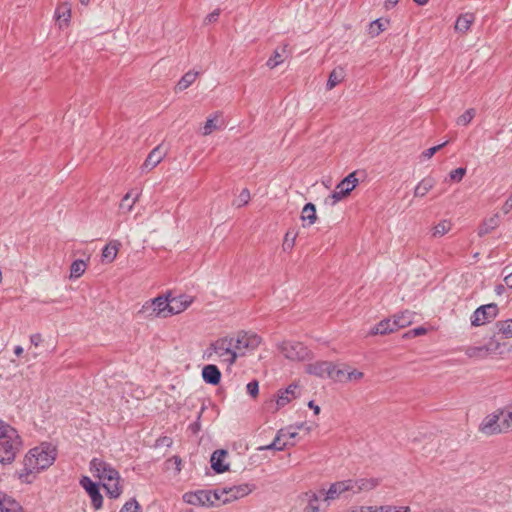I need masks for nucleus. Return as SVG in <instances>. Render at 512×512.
<instances>
[{
    "label": "nucleus",
    "instance_id": "nucleus-41",
    "mask_svg": "<svg viewBox=\"0 0 512 512\" xmlns=\"http://www.w3.org/2000/svg\"><path fill=\"white\" fill-rule=\"evenodd\" d=\"M475 115L476 110L474 108H469L457 118L456 122L460 126H466L472 121Z\"/></svg>",
    "mask_w": 512,
    "mask_h": 512
},
{
    "label": "nucleus",
    "instance_id": "nucleus-49",
    "mask_svg": "<svg viewBox=\"0 0 512 512\" xmlns=\"http://www.w3.org/2000/svg\"><path fill=\"white\" fill-rule=\"evenodd\" d=\"M140 509L138 501L134 498L127 501L119 512H137Z\"/></svg>",
    "mask_w": 512,
    "mask_h": 512
},
{
    "label": "nucleus",
    "instance_id": "nucleus-34",
    "mask_svg": "<svg viewBox=\"0 0 512 512\" xmlns=\"http://www.w3.org/2000/svg\"><path fill=\"white\" fill-rule=\"evenodd\" d=\"M119 481L120 480H112L102 483L110 498H117L120 496L122 489Z\"/></svg>",
    "mask_w": 512,
    "mask_h": 512
},
{
    "label": "nucleus",
    "instance_id": "nucleus-36",
    "mask_svg": "<svg viewBox=\"0 0 512 512\" xmlns=\"http://www.w3.org/2000/svg\"><path fill=\"white\" fill-rule=\"evenodd\" d=\"M344 78V71L342 68H338V69H334L329 77H328V80H327V89H332L334 88L336 85H338Z\"/></svg>",
    "mask_w": 512,
    "mask_h": 512
},
{
    "label": "nucleus",
    "instance_id": "nucleus-10",
    "mask_svg": "<svg viewBox=\"0 0 512 512\" xmlns=\"http://www.w3.org/2000/svg\"><path fill=\"white\" fill-rule=\"evenodd\" d=\"M358 179L356 172H352L342 179L335 187V190L329 196L332 199L331 205L336 204L350 194V192L357 186Z\"/></svg>",
    "mask_w": 512,
    "mask_h": 512
},
{
    "label": "nucleus",
    "instance_id": "nucleus-25",
    "mask_svg": "<svg viewBox=\"0 0 512 512\" xmlns=\"http://www.w3.org/2000/svg\"><path fill=\"white\" fill-rule=\"evenodd\" d=\"M396 331L395 327H393L392 320L390 318H386L381 320L378 324H376L373 328H371L369 334L370 335H386Z\"/></svg>",
    "mask_w": 512,
    "mask_h": 512
},
{
    "label": "nucleus",
    "instance_id": "nucleus-40",
    "mask_svg": "<svg viewBox=\"0 0 512 512\" xmlns=\"http://www.w3.org/2000/svg\"><path fill=\"white\" fill-rule=\"evenodd\" d=\"M496 328L498 333L502 334L505 338L512 337V319L498 321Z\"/></svg>",
    "mask_w": 512,
    "mask_h": 512
},
{
    "label": "nucleus",
    "instance_id": "nucleus-24",
    "mask_svg": "<svg viewBox=\"0 0 512 512\" xmlns=\"http://www.w3.org/2000/svg\"><path fill=\"white\" fill-rule=\"evenodd\" d=\"M414 313L406 310L393 316L392 323L396 330L405 328L413 322Z\"/></svg>",
    "mask_w": 512,
    "mask_h": 512
},
{
    "label": "nucleus",
    "instance_id": "nucleus-22",
    "mask_svg": "<svg viewBox=\"0 0 512 512\" xmlns=\"http://www.w3.org/2000/svg\"><path fill=\"white\" fill-rule=\"evenodd\" d=\"M288 44H284L280 47H277L270 58L267 60L266 65L270 69H274L278 65L282 64L284 60L288 57L287 51Z\"/></svg>",
    "mask_w": 512,
    "mask_h": 512
},
{
    "label": "nucleus",
    "instance_id": "nucleus-23",
    "mask_svg": "<svg viewBox=\"0 0 512 512\" xmlns=\"http://www.w3.org/2000/svg\"><path fill=\"white\" fill-rule=\"evenodd\" d=\"M321 496H323L322 502L326 503V507H329L330 504L336 500H343L341 492L335 482L332 483L327 490L321 489Z\"/></svg>",
    "mask_w": 512,
    "mask_h": 512
},
{
    "label": "nucleus",
    "instance_id": "nucleus-50",
    "mask_svg": "<svg viewBox=\"0 0 512 512\" xmlns=\"http://www.w3.org/2000/svg\"><path fill=\"white\" fill-rule=\"evenodd\" d=\"M14 430H15V428H13L12 426H10L9 424L5 423L4 421H2L0 419V439L3 437L11 439V436H9V433H10V435L14 436Z\"/></svg>",
    "mask_w": 512,
    "mask_h": 512
},
{
    "label": "nucleus",
    "instance_id": "nucleus-64",
    "mask_svg": "<svg viewBox=\"0 0 512 512\" xmlns=\"http://www.w3.org/2000/svg\"><path fill=\"white\" fill-rule=\"evenodd\" d=\"M30 341L33 345L38 346L42 342V336L39 333L32 334L30 336Z\"/></svg>",
    "mask_w": 512,
    "mask_h": 512
},
{
    "label": "nucleus",
    "instance_id": "nucleus-44",
    "mask_svg": "<svg viewBox=\"0 0 512 512\" xmlns=\"http://www.w3.org/2000/svg\"><path fill=\"white\" fill-rule=\"evenodd\" d=\"M467 354L469 357L485 358L488 356V351L482 346L471 347L468 349Z\"/></svg>",
    "mask_w": 512,
    "mask_h": 512
},
{
    "label": "nucleus",
    "instance_id": "nucleus-16",
    "mask_svg": "<svg viewBox=\"0 0 512 512\" xmlns=\"http://www.w3.org/2000/svg\"><path fill=\"white\" fill-rule=\"evenodd\" d=\"M193 302L192 297L188 295H179L175 297H169V305H170V316L179 314L186 310L191 303Z\"/></svg>",
    "mask_w": 512,
    "mask_h": 512
},
{
    "label": "nucleus",
    "instance_id": "nucleus-55",
    "mask_svg": "<svg viewBox=\"0 0 512 512\" xmlns=\"http://www.w3.org/2000/svg\"><path fill=\"white\" fill-rule=\"evenodd\" d=\"M204 411V407L201 408V411L198 413V416H197V419L191 423L188 427V429L193 433V434H197L200 430H201V425H200V418H201V414L202 412Z\"/></svg>",
    "mask_w": 512,
    "mask_h": 512
},
{
    "label": "nucleus",
    "instance_id": "nucleus-62",
    "mask_svg": "<svg viewBox=\"0 0 512 512\" xmlns=\"http://www.w3.org/2000/svg\"><path fill=\"white\" fill-rule=\"evenodd\" d=\"M363 377V373L358 370H353L352 372L348 373L347 378L349 380H359Z\"/></svg>",
    "mask_w": 512,
    "mask_h": 512
},
{
    "label": "nucleus",
    "instance_id": "nucleus-47",
    "mask_svg": "<svg viewBox=\"0 0 512 512\" xmlns=\"http://www.w3.org/2000/svg\"><path fill=\"white\" fill-rule=\"evenodd\" d=\"M290 401H291V397L289 395L285 394L283 391H279V394L275 401L274 411H277L278 409L284 407Z\"/></svg>",
    "mask_w": 512,
    "mask_h": 512
},
{
    "label": "nucleus",
    "instance_id": "nucleus-4",
    "mask_svg": "<svg viewBox=\"0 0 512 512\" xmlns=\"http://www.w3.org/2000/svg\"><path fill=\"white\" fill-rule=\"evenodd\" d=\"M10 438H1L0 439V463L1 464H10L14 461L17 453L20 451L22 441L17 432L14 430V436L10 435Z\"/></svg>",
    "mask_w": 512,
    "mask_h": 512
},
{
    "label": "nucleus",
    "instance_id": "nucleus-14",
    "mask_svg": "<svg viewBox=\"0 0 512 512\" xmlns=\"http://www.w3.org/2000/svg\"><path fill=\"white\" fill-rule=\"evenodd\" d=\"M166 156V151L163 150L162 145L155 147L147 156L145 162L141 166L142 172L150 171L155 168L162 159Z\"/></svg>",
    "mask_w": 512,
    "mask_h": 512
},
{
    "label": "nucleus",
    "instance_id": "nucleus-27",
    "mask_svg": "<svg viewBox=\"0 0 512 512\" xmlns=\"http://www.w3.org/2000/svg\"><path fill=\"white\" fill-rule=\"evenodd\" d=\"M499 226V216L497 214L492 217L485 219L478 228V235L483 237L491 233L494 229Z\"/></svg>",
    "mask_w": 512,
    "mask_h": 512
},
{
    "label": "nucleus",
    "instance_id": "nucleus-8",
    "mask_svg": "<svg viewBox=\"0 0 512 512\" xmlns=\"http://www.w3.org/2000/svg\"><path fill=\"white\" fill-rule=\"evenodd\" d=\"M90 472L94 477L99 478L102 483L120 480L119 472L111 464L99 458H93L90 461Z\"/></svg>",
    "mask_w": 512,
    "mask_h": 512
},
{
    "label": "nucleus",
    "instance_id": "nucleus-7",
    "mask_svg": "<svg viewBox=\"0 0 512 512\" xmlns=\"http://www.w3.org/2000/svg\"><path fill=\"white\" fill-rule=\"evenodd\" d=\"M255 489V485L253 484H241L237 486L224 487L216 489V492L219 496V506L221 504H226L231 501H235L239 498L247 496Z\"/></svg>",
    "mask_w": 512,
    "mask_h": 512
},
{
    "label": "nucleus",
    "instance_id": "nucleus-54",
    "mask_svg": "<svg viewBox=\"0 0 512 512\" xmlns=\"http://www.w3.org/2000/svg\"><path fill=\"white\" fill-rule=\"evenodd\" d=\"M247 393L255 398L259 393V383L256 380L250 381L246 386Z\"/></svg>",
    "mask_w": 512,
    "mask_h": 512
},
{
    "label": "nucleus",
    "instance_id": "nucleus-59",
    "mask_svg": "<svg viewBox=\"0 0 512 512\" xmlns=\"http://www.w3.org/2000/svg\"><path fill=\"white\" fill-rule=\"evenodd\" d=\"M289 236H290V233L289 232L286 233L285 240L283 242V249L285 251L288 249H292V247L294 246L295 239H296V234L291 237V240H289Z\"/></svg>",
    "mask_w": 512,
    "mask_h": 512
},
{
    "label": "nucleus",
    "instance_id": "nucleus-45",
    "mask_svg": "<svg viewBox=\"0 0 512 512\" xmlns=\"http://www.w3.org/2000/svg\"><path fill=\"white\" fill-rule=\"evenodd\" d=\"M139 313L144 315V317H146V318H149V317H159L158 315H156V308L153 305H151V300L147 301L142 306V308L139 311Z\"/></svg>",
    "mask_w": 512,
    "mask_h": 512
},
{
    "label": "nucleus",
    "instance_id": "nucleus-58",
    "mask_svg": "<svg viewBox=\"0 0 512 512\" xmlns=\"http://www.w3.org/2000/svg\"><path fill=\"white\" fill-rule=\"evenodd\" d=\"M426 333V329L424 327H416L408 332H406L404 334V337H416V336H420V335H423Z\"/></svg>",
    "mask_w": 512,
    "mask_h": 512
},
{
    "label": "nucleus",
    "instance_id": "nucleus-17",
    "mask_svg": "<svg viewBox=\"0 0 512 512\" xmlns=\"http://www.w3.org/2000/svg\"><path fill=\"white\" fill-rule=\"evenodd\" d=\"M332 364L333 363L329 361H317L315 363H310L306 365V372L320 378H328Z\"/></svg>",
    "mask_w": 512,
    "mask_h": 512
},
{
    "label": "nucleus",
    "instance_id": "nucleus-57",
    "mask_svg": "<svg viewBox=\"0 0 512 512\" xmlns=\"http://www.w3.org/2000/svg\"><path fill=\"white\" fill-rule=\"evenodd\" d=\"M219 15H220V9H215L213 12H211L210 14H208L205 19H204V23L205 24H210V23H214L218 20L219 18Z\"/></svg>",
    "mask_w": 512,
    "mask_h": 512
},
{
    "label": "nucleus",
    "instance_id": "nucleus-18",
    "mask_svg": "<svg viewBox=\"0 0 512 512\" xmlns=\"http://www.w3.org/2000/svg\"><path fill=\"white\" fill-rule=\"evenodd\" d=\"M170 296L171 293H168L167 295H161L151 300V305H153L156 308V315H158L159 317L166 318L170 316Z\"/></svg>",
    "mask_w": 512,
    "mask_h": 512
},
{
    "label": "nucleus",
    "instance_id": "nucleus-51",
    "mask_svg": "<svg viewBox=\"0 0 512 512\" xmlns=\"http://www.w3.org/2000/svg\"><path fill=\"white\" fill-rule=\"evenodd\" d=\"M132 197V193L131 192H128L121 200V204H120V207L121 208H127L128 211H130L133 207V205L135 204L136 202V199L138 197V195H136L131 201Z\"/></svg>",
    "mask_w": 512,
    "mask_h": 512
},
{
    "label": "nucleus",
    "instance_id": "nucleus-6",
    "mask_svg": "<svg viewBox=\"0 0 512 512\" xmlns=\"http://www.w3.org/2000/svg\"><path fill=\"white\" fill-rule=\"evenodd\" d=\"M261 337L253 332L239 331L234 337L233 348L238 356H243L245 351H253L261 344Z\"/></svg>",
    "mask_w": 512,
    "mask_h": 512
},
{
    "label": "nucleus",
    "instance_id": "nucleus-3",
    "mask_svg": "<svg viewBox=\"0 0 512 512\" xmlns=\"http://www.w3.org/2000/svg\"><path fill=\"white\" fill-rule=\"evenodd\" d=\"M219 496L215 490H196L183 495V501L187 504L201 507H218Z\"/></svg>",
    "mask_w": 512,
    "mask_h": 512
},
{
    "label": "nucleus",
    "instance_id": "nucleus-9",
    "mask_svg": "<svg viewBox=\"0 0 512 512\" xmlns=\"http://www.w3.org/2000/svg\"><path fill=\"white\" fill-rule=\"evenodd\" d=\"M234 337H223L219 338L215 342L211 343L210 349H212L219 357L228 356L225 361L228 362L229 365H232L236 362L238 357V353L233 348Z\"/></svg>",
    "mask_w": 512,
    "mask_h": 512
},
{
    "label": "nucleus",
    "instance_id": "nucleus-39",
    "mask_svg": "<svg viewBox=\"0 0 512 512\" xmlns=\"http://www.w3.org/2000/svg\"><path fill=\"white\" fill-rule=\"evenodd\" d=\"M368 512H410L408 506H391L385 505L380 507H367Z\"/></svg>",
    "mask_w": 512,
    "mask_h": 512
},
{
    "label": "nucleus",
    "instance_id": "nucleus-13",
    "mask_svg": "<svg viewBox=\"0 0 512 512\" xmlns=\"http://www.w3.org/2000/svg\"><path fill=\"white\" fill-rule=\"evenodd\" d=\"M80 484L90 496L93 508L95 510L100 509L102 507L103 497L100 492L99 484L93 482L88 476H83L80 480Z\"/></svg>",
    "mask_w": 512,
    "mask_h": 512
},
{
    "label": "nucleus",
    "instance_id": "nucleus-26",
    "mask_svg": "<svg viewBox=\"0 0 512 512\" xmlns=\"http://www.w3.org/2000/svg\"><path fill=\"white\" fill-rule=\"evenodd\" d=\"M474 20L475 16L473 13L461 14L460 16H458L455 22V30L462 33L467 32L470 29Z\"/></svg>",
    "mask_w": 512,
    "mask_h": 512
},
{
    "label": "nucleus",
    "instance_id": "nucleus-15",
    "mask_svg": "<svg viewBox=\"0 0 512 512\" xmlns=\"http://www.w3.org/2000/svg\"><path fill=\"white\" fill-rule=\"evenodd\" d=\"M228 452L225 449L215 450L210 458L211 467L216 474H222L229 470V464L224 463Z\"/></svg>",
    "mask_w": 512,
    "mask_h": 512
},
{
    "label": "nucleus",
    "instance_id": "nucleus-56",
    "mask_svg": "<svg viewBox=\"0 0 512 512\" xmlns=\"http://www.w3.org/2000/svg\"><path fill=\"white\" fill-rule=\"evenodd\" d=\"M499 347L500 344L494 339H491L487 344L484 345V348L487 349L489 355L495 354Z\"/></svg>",
    "mask_w": 512,
    "mask_h": 512
},
{
    "label": "nucleus",
    "instance_id": "nucleus-19",
    "mask_svg": "<svg viewBox=\"0 0 512 512\" xmlns=\"http://www.w3.org/2000/svg\"><path fill=\"white\" fill-rule=\"evenodd\" d=\"M202 378L207 384L218 385L221 381V372L216 365L208 364L202 369Z\"/></svg>",
    "mask_w": 512,
    "mask_h": 512
},
{
    "label": "nucleus",
    "instance_id": "nucleus-42",
    "mask_svg": "<svg viewBox=\"0 0 512 512\" xmlns=\"http://www.w3.org/2000/svg\"><path fill=\"white\" fill-rule=\"evenodd\" d=\"M450 228H451V226H450L449 222H447L446 220L441 221L436 226H434V228L432 230V235L434 237L443 236L449 232Z\"/></svg>",
    "mask_w": 512,
    "mask_h": 512
},
{
    "label": "nucleus",
    "instance_id": "nucleus-43",
    "mask_svg": "<svg viewBox=\"0 0 512 512\" xmlns=\"http://www.w3.org/2000/svg\"><path fill=\"white\" fill-rule=\"evenodd\" d=\"M249 200H250V191L247 188H244L238 195L237 199L234 200L233 205L239 208V207H242V206L248 204Z\"/></svg>",
    "mask_w": 512,
    "mask_h": 512
},
{
    "label": "nucleus",
    "instance_id": "nucleus-63",
    "mask_svg": "<svg viewBox=\"0 0 512 512\" xmlns=\"http://www.w3.org/2000/svg\"><path fill=\"white\" fill-rule=\"evenodd\" d=\"M298 388L296 384L289 385L283 392L289 395L291 398H295V390Z\"/></svg>",
    "mask_w": 512,
    "mask_h": 512
},
{
    "label": "nucleus",
    "instance_id": "nucleus-48",
    "mask_svg": "<svg viewBox=\"0 0 512 512\" xmlns=\"http://www.w3.org/2000/svg\"><path fill=\"white\" fill-rule=\"evenodd\" d=\"M465 174H466V168L459 167L457 169L452 170L449 173V180L452 181V182H457L458 183V182H460L463 179Z\"/></svg>",
    "mask_w": 512,
    "mask_h": 512
},
{
    "label": "nucleus",
    "instance_id": "nucleus-32",
    "mask_svg": "<svg viewBox=\"0 0 512 512\" xmlns=\"http://www.w3.org/2000/svg\"><path fill=\"white\" fill-rule=\"evenodd\" d=\"M55 17L58 21L67 24L71 17V6L69 3L60 4L55 10Z\"/></svg>",
    "mask_w": 512,
    "mask_h": 512
},
{
    "label": "nucleus",
    "instance_id": "nucleus-21",
    "mask_svg": "<svg viewBox=\"0 0 512 512\" xmlns=\"http://www.w3.org/2000/svg\"><path fill=\"white\" fill-rule=\"evenodd\" d=\"M308 497V504L304 512H319L320 509H327L326 503L322 502L321 490L318 493H306Z\"/></svg>",
    "mask_w": 512,
    "mask_h": 512
},
{
    "label": "nucleus",
    "instance_id": "nucleus-20",
    "mask_svg": "<svg viewBox=\"0 0 512 512\" xmlns=\"http://www.w3.org/2000/svg\"><path fill=\"white\" fill-rule=\"evenodd\" d=\"M23 507L18 501L4 492H0V512H22Z\"/></svg>",
    "mask_w": 512,
    "mask_h": 512
},
{
    "label": "nucleus",
    "instance_id": "nucleus-31",
    "mask_svg": "<svg viewBox=\"0 0 512 512\" xmlns=\"http://www.w3.org/2000/svg\"><path fill=\"white\" fill-rule=\"evenodd\" d=\"M389 25V20L384 18H378L374 21H372L369 25V34L372 37L378 36L381 32L386 30L387 26Z\"/></svg>",
    "mask_w": 512,
    "mask_h": 512
},
{
    "label": "nucleus",
    "instance_id": "nucleus-60",
    "mask_svg": "<svg viewBox=\"0 0 512 512\" xmlns=\"http://www.w3.org/2000/svg\"><path fill=\"white\" fill-rule=\"evenodd\" d=\"M168 461L172 462L175 465V470L177 473L181 471L182 459L179 456L174 455Z\"/></svg>",
    "mask_w": 512,
    "mask_h": 512
},
{
    "label": "nucleus",
    "instance_id": "nucleus-46",
    "mask_svg": "<svg viewBox=\"0 0 512 512\" xmlns=\"http://www.w3.org/2000/svg\"><path fill=\"white\" fill-rule=\"evenodd\" d=\"M216 119H217V116H213V117H209L207 120H206V123L203 127V131H202V134L203 135H209L211 134L215 129L218 128L217 124H216Z\"/></svg>",
    "mask_w": 512,
    "mask_h": 512
},
{
    "label": "nucleus",
    "instance_id": "nucleus-52",
    "mask_svg": "<svg viewBox=\"0 0 512 512\" xmlns=\"http://www.w3.org/2000/svg\"><path fill=\"white\" fill-rule=\"evenodd\" d=\"M344 376L345 372L337 368L334 364H332V368L329 371L328 378L333 379L335 381H342Z\"/></svg>",
    "mask_w": 512,
    "mask_h": 512
},
{
    "label": "nucleus",
    "instance_id": "nucleus-2",
    "mask_svg": "<svg viewBox=\"0 0 512 512\" xmlns=\"http://www.w3.org/2000/svg\"><path fill=\"white\" fill-rule=\"evenodd\" d=\"M343 500H348L362 491H370L379 485L377 478H355L335 482Z\"/></svg>",
    "mask_w": 512,
    "mask_h": 512
},
{
    "label": "nucleus",
    "instance_id": "nucleus-38",
    "mask_svg": "<svg viewBox=\"0 0 512 512\" xmlns=\"http://www.w3.org/2000/svg\"><path fill=\"white\" fill-rule=\"evenodd\" d=\"M500 411H501V417H502L501 428L504 429V432L512 430V405H510L504 409H500Z\"/></svg>",
    "mask_w": 512,
    "mask_h": 512
},
{
    "label": "nucleus",
    "instance_id": "nucleus-29",
    "mask_svg": "<svg viewBox=\"0 0 512 512\" xmlns=\"http://www.w3.org/2000/svg\"><path fill=\"white\" fill-rule=\"evenodd\" d=\"M285 437H286V434L284 433V431L280 430L277 433L273 442L271 444L267 445L266 447H263L262 449H275L278 451H282L289 445L293 446L294 445L293 441H289V440L283 441V438H285Z\"/></svg>",
    "mask_w": 512,
    "mask_h": 512
},
{
    "label": "nucleus",
    "instance_id": "nucleus-37",
    "mask_svg": "<svg viewBox=\"0 0 512 512\" xmlns=\"http://www.w3.org/2000/svg\"><path fill=\"white\" fill-rule=\"evenodd\" d=\"M118 253V247L117 245L107 244L102 249V261L111 263L114 261Z\"/></svg>",
    "mask_w": 512,
    "mask_h": 512
},
{
    "label": "nucleus",
    "instance_id": "nucleus-61",
    "mask_svg": "<svg viewBox=\"0 0 512 512\" xmlns=\"http://www.w3.org/2000/svg\"><path fill=\"white\" fill-rule=\"evenodd\" d=\"M512 210V194L507 198L504 205L502 206V211L504 214H508Z\"/></svg>",
    "mask_w": 512,
    "mask_h": 512
},
{
    "label": "nucleus",
    "instance_id": "nucleus-53",
    "mask_svg": "<svg viewBox=\"0 0 512 512\" xmlns=\"http://www.w3.org/2000/svg\"><path fill=\"white\" fill-rule=\"evenodd\" d=\"M448 142L445 141L439 145L433 146L429 149H426L422 152V157L425 159H430L437 151H439L442 147H444Z\"/></svg>",
    "mask_w": 512,
    "mask_h": 512
},
{
    "label": "nucleus",
    "instance_id": "nucleus-30",
    "mask_svg": "<svg viewBox=\"0 0 512 512\" xmlns=\"http://www.w3.org/2000/svg\"><path fill=\"white\" fill-rule=\"evenodd\" d=\"M301 220L307 221V225H313L317 220L316 206L313 203H306L301 212Z\"/></svg>",
    "mask_w": 512,
    "mask_h": 512
},
{
    "label": "nucleus",
    "instance_id": "nucleus-28",
    "mask_svg": "<svg viewBox=\"0 0 512 512\" xmlns=\"http://www.w3.org/2000/svg\"><path fill=\"white\" fill-rule=\"evenodd\" d=\"M436 181L432 177L422 179L414 189L415 197H424L435 185Z\"/></svg>",
    "mask_w": 512,
    "mask_h": 512
},
{
    "label": "nucleus",
    "instance_id": "nucleus-1",
    "mask_svg": "<svg viewBox=\"0 0 512 512\" xmlns=\"http://www.w3.org/2000/svg\"><path fill=\"white\" fill-rule=\"evenodd\" d=\"M57 456L56 447L51 443L44 442L38 447L29 450L24 458V471L20 474V479L29 483L28 476L33 472H39L49 468Z\"/></svg>",
    "mask_w": 512,
    "mask_h": 512
},
{
    "label": "nucleus",
    "instance_id": "nucleus-35",
    "mask_svg": "<svg viewBox=\"0 0 512 512\" xmlns=\"http://www.w3.org/2000/svg\"><path fill=\"white\" fill-rule=\"evenodd\" d=\"M87 267V264L85 261L81 259H77L72 262L70 266V278H79L83 275Z\"/></svg>",
    "mask_w": 512,
    "mask_h": 512
},
{
    "label": "nucleus",
    "instance_id": "nucleus-5",
    "mask_svg": "<svg viewBox=\"0 0 512 512\" xmlns=\"http://www.w3.org/2000/svg\"><path fill=\"white\" fill-rule=\"evenodd\" d=\"M278 349L285 358L292 361H304L310 357V350L298 341H283L278 345Z\"/></svg>",
    "mask_w": 512,
    "mask_h": 512
},
{
    "label": "nucleus",
    "instance_id": "nucleus-12",
    "mask_svg": "<svg viewBox=\"0 0 512 512\" xmlns=\"http://www.w3.org/2000/svg\"><path fill=\"white\" fill-rule=\"evenodd\" d=\"M502 426V417L500 409L496 412L487 415L480 424V431L486 435H494L497 433H503L504 429Z\"/></svg>",
    "mask_w": 512,
    "mask_h": 512
},
{
    "label": "nucleus",
    "instance_id": "nucleus-11",
    "mask_svg": "<svg viewBox=\"0 0 512 512\" xmlns=\"http://www.w3.org/2000/svg\"><path fill=\"white\" fill-rule=\"evenodd\" d=\"M498 306L495 303L481 305L472 314L470 320L472 326H481L492 321L498 315Z\"/></svg>",
    "mask_w": 512,
    "mask_h": 512
},
{
    "label": "nucleus",
    "instance_id": "nucleus-33",
    "mask_svg": "<svg viewBox=\"0 0 512 512\" xmlns=\"http://www.w3.org/2000/svg\"><path fill=\"white\" fill-rule=\"evenodd\" d=\"M197 76L198 72L188 71L178 81L176 85V90L183 91L187 89L196 80Z\"/></svg>",
    "mask_w": 512,
    "mask_h": 512
}]
</instances>
